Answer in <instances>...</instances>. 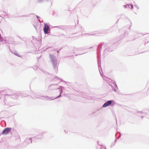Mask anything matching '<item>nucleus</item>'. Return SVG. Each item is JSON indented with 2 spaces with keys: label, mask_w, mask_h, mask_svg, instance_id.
<instances>
[{
  "label": "nucleus",
  "mask_w": 149,
  "mask_h": 149,
  "mask_svg": "<svg viewBox=\"0 0 149 149\" xmlns=\"http://www.w3.org/2000/svg\"><path fill=\"white\" fill-rule=\"evenodd\" d=\"M112 103V102L111 101H108L107 102H106L103 105L102 107H106L109 105L111 104Z\"/></svg>",
  "instance_id": "7ed1b4c3"
},
{
  "label": "nucleus",
  "mask_w": 149,
  "mask_h": 149,
  "mask_svg": "<svg viewBox=\"0 0 149 149\" xmlns=\"http://www.w3.org/2000/svg\"><path fill=\"white\" fill-rule=\"evenodd\" d=\"M42 0H38V2H41V1Z\"/></svg>",
  "instance_id": "39448f33"
},
{
  "label": "nucleus",
  "mask_w": 149,
  "mask_h": 149,
  "mask_svg": "<svg viewBox=\"0 0 149 149\" xmlns=\"http://www.w3.org/2000/svg\"><path fill=\"white\" fill-rule=\"evenodd\" d=\"M131 6H132V7H133V6H132V5H131Z\"/></svg>",
  "instance_id": "423d86ee"
},
{
  "label": "nucleus",
  "mask_w": 149,
  "mask_h": 149,
  "mask_svg": "<svg viewBox=\"0 0 149 149\" xmlns=\"http://www.w3.org/2000/svg\"><path fill=\"white\" fill-rule=\"evenodd\" d=\"M11 130V128H6L4 130L2 133V134H7Z\"/></svg>",
  "instance_id": "f03ea898"
},
{
  "label": "nucleus",
  "mask_w": 149,
  "mask_h": 149,
  "mask_svg": "<svg viewBox=\"0 0 149 149\" xmlns=\"http://www.w3.org/2000/svg\"><path fill=\"white\" fill-rule=\"evenodd\" d=\"M3 40L2 38L0 37V41L3 42Z\"/></svg>",
  "instance_id": "20e7f679"
},
{
  "label": "nucleus",
  "mask_w": 149,
  "mask_h": 149,
  "mask_svg": "<svg viewBox=\"0 0 149 149\" xmlns=\"http://www.w3.org/2000/svg\"><path fill=\"white\" fill-rule=\"evenodd\" d=\"M49 28V26L48 25L46 24H45V26L44 28V31L45 33H47L48 30Z\"/></svg>",
  "instance_id": "f257e3e1"
},
{
  "label": "nucleus",
  "mask_w": 149,
  "mask_h": 149,
  "mask_svg": "<svg viewBox=\"0 0 149 149\" xmlns=\"http://www.w3.org/2000/svg\"><path fill=\"white\" fill-rule=\"evenodd\" d=\"M30 140H31V142H32V140H31V139H30Z\"/></svg>",
  "instance_id": "0eeeda50"
}]
</instances>
